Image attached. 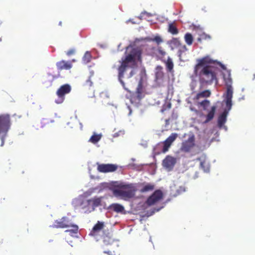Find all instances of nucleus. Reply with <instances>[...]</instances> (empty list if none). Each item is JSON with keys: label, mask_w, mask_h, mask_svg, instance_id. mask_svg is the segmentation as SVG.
<instances>
[{"label": "nucleus", "mask_w": 255, "mask_h": 255, "mask_svg": "<svg viewBox=\"0 0 255 255\" xmlns=\"http://www.w3.org/2000/svg\"><path fill=\"white\" fill-rule=\"evenodd\" d=\"M160 209H161V208H160L157 209H155V211H156V212H157V211H158Z\"/></svg>", "instance_id": "49530a36"}, {"label": "nucleus", "mask_w": 255, "mask_h": 255, "mask_svg": "<svg viewBox=\"0 0 255 255\" xmlns=\"http://www.w3.org/2000/svg\"><path fill=\"white\" fill-rule=\"evenodd\" d=\"M140 51L133 49L126 56L119 68V80L126 90L128 89L125 87V84L130 82V78L135 74L133 68L136 66V60L140 58Z\"/></svg>", "instance_id": "f03ea898"}, {"label": "nucleus", "mask_w": 255, "mask_h": 255, "mask_svg": "<svg viewBox=\"0 0 255 255\" xmlns=\"http://www.w3.org/2000/svg\"><path fill=\"white\" fill-rule=\"evenodd\" d=\"M168 31L173 35H175L178 33L179 30L176 26L173 23H169L168 25Z\"/></svg>", "instance_id": "c756f323"}, {"label": "nucleus", "mask_w": 255, "mask_h": 255, "mask_svg": "<svg viewBox=\"0 0 255 255\" xmlns=\"http://www.w3.org/2000/svg\"><path fill=\"white\" fill-rule=\"evenodd\" d=\"M178 137L176 133H172L164 141L158 143L154 147V154L165 153L168 151L173 142Z\"/></svg>", "instance_id": "20e7f679"}, {"label": "nucleus", "mask_w": 255, "mask_h": 255, "mask_svg": "<svg viewBox=\"0 0 255 255\" xmlns=\"http://www.w3.org/2000/svg\"><path fill=\"white\" fill-rule=\"evenodd\" d=\"M97 189L99 192L110 190L112 189V183L111 182L102 183L97 187Z\"/></svg>", "instance_id": "4be33fe9"}, {"label": "nucleus", "mask_w": 255, "mask_h": 255, "mask_svg": "<svg viewBox=\"0 0 255 255\" xmlns=\"http://www.w3.org/2000/svg\"><path fill=\"white\" fill-rule=\"evenodd\" d=\"M151 54L153 56L157 57L158 59L163 57L166 54V52L161 46L157 48L152 47L151 48Z\"/></svg>", "instance_id": "ddd939ff"}, {"label": "nucleus", "mask_w": 255, "mask_h": 255, "mask_svg": "<svg viewBox=\"0 0 255 255\" xmlns=\"http://www.w3.org/2000/svg\"><path fill=\"white\" fill-rule=\"evenodd\" d=\"M100 98L101 99L102 102L105 105H110L111 99L110 94L107 93L106 92H103L100 94Z\"/></svg>", "instance_id": "6ab92c4d"}, {"label": "nucleus", "mask_w": 255, "mask_h": 255, "mask_svg": "<svg viewBox=\"0 0 255 255\" xmlns=\"http://www.w3.org/2000/svg\"><path fill=\"white\" fill-rule=\"evenodd\" d=\"M203 67L199 74V82L203 85H211L215 83L218 84L217 74L219 71V67L226 69V67L221 62L213 60L209 56H206L198 60V63L195 65L194 72L197 73L198 68Z\"/></svg>", "instance_id": "f257e3e1"}, {"label": "nucleus", "mask_w": 255, "mask_h": 255, "mask_svg": "<svg viewBox=\"0 0 255 255\" xmlns=\"http://www.w3.org/2000/svg\"><path fill=\"white\" fill-rule=\"evenodd\" d=\"M216 108L217 107L215 106H213L211 107V110L209 111L208 114L206 116V120L204 122V123H208L214 118Z\"/></svg>", "instance_id": "a211bd4d"}, {"label": "nucleus", "mask_w": 255, "mask_h": 255, "mask_svg": "<svg viewBox=\"0 0 255 255\" xmlns=\"http://www.w3.org/2000/svg\"><path fill=\"white\" fill-rule=\"evenodd\" d=\"M91 58L92 55L90 52L87 51L85 52L84 56L83 57L82 61L84 63L86 64L90 62Z\"/></svg>", "instance_id": "2f4dec72"}, {"label": "nucleus", "mask_w": 255, "mask_h": 255, "mask_svg": "<svg viewBox=\"0 0 255 255\" xmlns=\"http://www.w3.org/2000/svg\"><path fill=\"white\" fill-rule=\"evenodd\" d=\"M99 46L102 48H103V49H105V48H106L107 47H108V45L106 43H103V44H99Z\"/></svg>", "instance_id": "ea45409f"}, {"label": "nucleus", "mask_w": 255, "mask_h": 255, "mask_svg": "<svg viewBox=\"0 0 255 255\" xmlns=\"http://www.w3.org/2000/svg\"><path fill=\"white\" fill-rule=\"evenodd\" d=\"M105 253H107V254H109L110 252H104Z\"/></svg>", "instance_id": "09e8293b"}, {"label": "nucleus", "mask_w": 255, "mask_h": 255, "mask_svg": "<svg viewBox=\"0 0 255 255\" xmlns=\"http://www.w3.org/2000/svg\"><path fill=\"white\" fill-rule=\"evenodd\" d=\"M195 146V136L193 134L189 136L188 138L182 143L181 150L182 151L187 152Z\"/></svg>", "instance_id": "6e6552de"}, {"label": "nucleus", "mask_w": 255, "mask_h": 255, "mask_svg": "<svg viewBox=\"0 0 255 255\" xmlns=\"http://www.w3.org/2000/svg\"><path fill=\"white\" fill-rule=\"evenodd\" d=\"M170 43L172 45V49L178 48L183 44L178 38H173L171 40Z\"/></svg>", "instance_id": "c85d7f7f"}, {"label": "nucleus", "mask_w": 255, "mask_h": 255, "mask_svg": "<svg viewBox=\"0 0 255 255\" xmlns=\"http://www.w3.org/2000/svg\"><path fill=\"white\" fill-rule=\"evenodd\" d=\"M75 52V50L74 49H71L69 50H68L67 52H66V54L68 55V56H70L72 54H73Z\"/></svg>", "instance_id": "58836bf2"}, {"label": "nucleus", "mask_w": 255, "mask_h": 255, "mask_svg": "<svg viewBox=\"0 0 255 255\" xmlns=\"http://www.w3.org/2000/svg\"><path fill=\"white\" fill-rule=\"evenodd\" d=\"M71 90V86L68 84L61 86L56 92L58 98L55 100V103L58 104L62 103L65 99V95L69 93Z\"/></svg>", "instance_id": "423d86ee"}, {"label": "nucleus", "mask_w": 255, "mask_h": 255, "mask_svg": "<svg viewBox=\"0 0 255 255\" xmlns=\"http://www.w3.org/2000/svg\"><path fill=\"white\" fill-rule=\"evenodd\" d=\"M69 221L67 219V218L66 217H63L60 221H58L57 223L60 224V223H64L65 222H68Z\"/></svg>", "instance_id": "4c0bfd02"}, {"label": "nucleus", "mask_w": 255, "mask_h": 255, "mask_svg": "<svg viewBox=\"0 0 255 255\" xmlns=\"http://www.w3.org/2000/svg\"><path fill=\"white\" fill-rule=\"evenodd\" d=\"M104 224H95L92 230L90 233V235L96 236L103 228Z\"/></svg>", "instance_id": "393cba45"}, {"label": "nucleus", "mask_w": 255, "mask_h": 255, "mask_svg": "<svg viewBox=\"0 0 255 255\" xmlns=\"http://www.w3.org/2000/svg\"><path fill=\"white\" fill-rule=\"evenodd\" d=\"M97 223L100 224V223H103V222H101L100 221H98Z\"/></svg>", "instance_id": "de8ad7c7"}, {"label": "nucleus", "mask_w": 255, "mask_h": 255, "mask_svg": "<svg viewBox=\"0 0 255 255\" xmlns=\"http://www.w3.org/2000/svg\"><path fill=\"white\" fill-rule=\"evenodd\" d=\"M164 73L163 68L160 65H158L155 69V80L157 83H162L163 81Z\"/></svg>", "instance_id": "9d476101"}, {"label": "nucleus", "mask_w": 255, "mask_h": 255, "mask_svg": "<svg viewBox=\"0 0 255 255\" xmlns=\"http://www.w3.org/2000/svg\"><path fill=\"white\" fill-rule=\"evenodd\" d=\"M205 164V161H201L200 162V166L201 167V168L202 169H203L204 170H206L205 169V166H204V164Z\"/></svg>", "instance_id": "a19ab883"}, {"label": "nucleus", "mask_w": 255, "mask_h": 255, "mask_svg": "<svg viewBox=\"0 0 255 255\" xmlns=\"http://www.w3.org/2000/svg\"><path fill=\"white\" fill-rule=\"evenodd\" d=\"M125 134L124 130H119L118 132H115L113 134L114 137L123 136Z\"/></svg>", "instance_id": "e433bc0d"}, {"label": "nucleus", "mask_w": 255, "mask_h": 255, "mask_svg": "<svg viewBox=\"0 0 255 255\" xmlns=\"http://www.w3.org/2000/svg\"><path fill=\"white\" fill-rule=\"evenodd\" d=\"M223 78L225 83V85L227 87L226 91H228L229 90L230 92H233V88L232 86V80L231 77L230 73L228 72L227 76L224 75Z\"/></svg>", "instance_id": "2eb2a0df"}, {"label": "nucleus", "mask_w": 255, "mask_h": 255, "mask_svg": "<svg viewBox=\"0 0 255 255\" xmlns=\"http://www.w3.org/2000/svg\"><path fill=\"white\" fill-rule=\"evenodd\" d=\"M112 207V205H110L109 206H108V208H110Z\"/></svg>", "instance_id": "603ef678"}, {"label": "nucleus", "mask_w": 255, "mask_h": 255, "mask_svg": "<svg viewBox=\"0 0 255 255\" xmlns=\"http://www.w3.org/2000/svg\"><path fill=\"white\" fill-rule=\"evenodd\" d=\"M151 40L155 42L157 44H159L163 42L162 39L158 35L155 36Z\"/></svg>", "instance_id": "f704fd0d"}, {"label": "nucleus", "mask_w": 255, "mask_h": 255, "mask_svg": "<svg viewBox=\"0 0 255 255\" xmlns=\"http://www.w3.org/2000/svg\"><path fill=\"white\" fill-rule=\"evenodd\" d=\"M59 25H61V21L59 22Z\"/></svg>", "instance_id": "5fc2aeb1"}, {"label": "nucleus", "mask_w": 255, "mask_h": 255, "mask_svg": "<svg viewBox=\"0 0 255 255\" xmlns=\"http://www.w3.org/2000/svg\"><path fill=\"white\" fill-rule=\"evenodd\" d=\"M228 112L225 111L223 113L218 117V125L219 128H221L225 124L227 120V116Z\"/></svg>", "instance_id": "412c9836"}, {"label": "nucleus", "mask_w": 255, "mask_h": 255, "mask_svg": "<svg viewBox=\"0 0 255 255\" xmlns=\"http://www.w3.org/2000/svg\"><path fill=\"white\" fill-rule=\"evenodd\" d=\"M56 65L58 69L59 70H68L72 67V64L70 62L65 61L64 60L57 62Z\"/></svg>", "instance_id": "f3484780"}, {"label": "nucleus", "mask_w": 255, "mask_h": 255, "mask_svg": "<svg viewBox=\"0 0 255 255\" xmlns=\"http://www.w3.org/2000/svg\"><path fill=\"white\" fill-rule=\"evenodd\" d=\"M184 39L187 45H191L192 44L193 42V37L191 33H186L184 36Z\"/></svg>", "instance_id": "7c9ffc66"}, {"label": "nucleus", "mask_w": 255, "mask_h": 255, "mask_svg": "<svg viewBox=\"0 0 255 255\" xmlns=\"http://www.w3.org/2000/svg\"><path fill=\"white\" fill-rule=\"evenodd\" d=\"M233 92L226 91L225 94L226 98V105L228 110H230L231 109L232 103V98L233 97Z\"/></svg>", "instance_id": "aec40b11"}, {"label": "nucleus", "mask_w": 255, "mask_h": 255, "mask_svg": "<svg viewBox=\"0 0 255 255\" xmlns=\"http://www.w3.org/2000/svg\"><path fill=\"white\" fill-rule=\"evenodd\" d=\"M10 127L9 116L8 115L0 116V138L1 140V146H2L4 142V137Z\"/></svg>", "instance_id": "39448f33"}, {"label": "nucleus", "mask_w": 255, "mask_h": 255, "mask_svg": "<svg viewBox=\"0 0 255 255\" xmlns=\"http://www.w3.org/2000/svg\"><path fill=\"white\" fill-rule=\"evenodd\" d=\"M117 186V189L113 188V192L115 195L124 200H128L134 196L136 189L134 184L121 183Z\"/></svg>", "instance_id": "7ed1b4c3"}, {"label": "nucleus", "mask_w": 255, "mask_h": 255, "mask_svg": "<svg viewBox=\"0 0 255 255\" xmlns=\"http://www.w3.org/2000/svg\"><path fill=\"white\" fill-rule=\"evenodd\" d=\"M113 210L116 212H122L124 210V208L120 204H113Z\"/></svg>", "instance_id": "473e14b6"}, {"label": "nucleus", "mask_w": 255, "mask_h": 255, "mask_svg": "<svg viewBox=\"0 0 255 255\" xmlns=\"http://www.w3.org/2000/svg\"><path fill=\"white\" fill-rule=\"evenodd\" d=\"M91 177L92 178H94V176H92V175H91Z\"/></svg>", "instance_id": "3c124183"}, {"label": "nucleus", "mask_w": 255, "mask_h": 255, "mask_svg": "<svg viewBox=\"0 0 255 255\" xmlns=\"http://www.w3.org/2000/svg\"><path fill=\"white\" fill-rule=\"evenodd\" d=\"M102 136V134H97L95 132L94 133L92 136L90 137L89 141L93 143H97L101 139Z\"/></svg>", "instance_id": "bb28decb"}, {"label": "nucleus", "mask_w": 255, "mask_h": 255, "mask_svg": "<svg viewBox=\"0 0 255 255\" xmlns=\"http://www.w3.org/2000/svg\"><path fill=\"white\" fill-rule=\"evenodd\" d=\"M176 162V158L168 155L163 160V165L166 168L171 169Z\"/></svg>", "instance_id": "9b49d317"}, {"label": "nucleus", "mask_w": 255, "mask_h": 255, "mask_svg": "<svg viewBox=\"0 0 255 255\" xmlns=\"http://www.w3.org/2000/svg\"><path fill=\"white\" fill-rule=\"evenodd\" d=\"M87 84L89 85V86H92V84H93L92 81L90 80V79H89L87 81Z\"/></svg>", "instance_id": "c03bdc74"}, {"label": "nucleus", "mask_w": 255, "mask_h": 255, "mask_svg": "<svg viewBox=\"0 0 255 255\" xmlns=\"http://www.w3.org/2000/svg\"><path fill=\"white\" fill-rule=\"evenodd\" d=\"M154 185L151 183H148L143 186L140 189V192L141 193L147 192L152 191L154 189Z\"/></svg>", "instance_id": "cd10ccee"}, {"label": "nucleus", "mask_w": 255, "mask_h": 255, "mask_svg": "<svg viewBox=\"0 0 255 255\" xmlns=\"http://www.w3.org/2000/svg\"><path fill=\"white\" fill-rule=\"evenodd\" d=\"M118 168V166L116 164H113V172L116 171Z\"/></svg>", "instance_id": "37998d69"}, {"label": "nucleus", "mask_w": 255, "mask_h": 255, "mask_svg": "<svg viewBox=\"0 0 255 255\" xmlns=\"http://www.w3.org/2000/svg\"><path fill=\"white\" fill-rule=\"evenodd\" d=\"M211 95V92L209 90H204L202 92H201L198 93L196 97H195V99L199 100L201 98H207L209 97Z\"/></svg>", "instance_id": "a878e982"}, {"label": "nucleus", "mask_w": 255, "mask_h": 255, "mask_svg": "<svg viewBox=\"0 0 255 255\" xmlns=\"http://www.w3.org/2000/svg\"><path fill=\"white\" fill-rule=\"evenodd\" d=\"M91 75H93V74H94V72H92V71H91Z\"/></svg>", "instance_id": "8fccbe9b"}, {"label": "nucleus", "mask_w": 255, "mask_h": 255, "mask_svg": "<svg viewBox=\"0 0 255 255\" xmlns=\"http://www.w3.org/2000/svg\"><path fill=\"white\" fill-rule=\"evenodd\" d=\"M109 239V238L108 237H105L104 239V242L106 245H108L109 243H107L108 242V240Z\"/></svg>", "instance_id": "79ce46f5"}, {"label": "nucleus", "mask_w": 255, "mask_h": 255, "mask_svg": "<svg viewBox=\"0 0 255 255\" xmlns=\"http://www.w3.org/2000/svg\"><path fill=\"white\" fill-rule=\"evenodd\" d=\"M97 170L101 173H108L112 172V164H104L97 162Z\"/></svg>", "instance_id": "f8f14e48"}, {"label": "nucleus", "mask_w": 255, "mask_h": 255, "mask_svg": "<svg viewBox=\"0 0 255 255\" xmlns=\"http://www.w3.org/2000/svg\"><path fill=\"white\" fill-rule=\"evenodd\" d=\"M142 85L141 83H139L138 85V86L136 88V93L137 94L138 97H139L140 95H141V94L142 93Z\"/></svg>", "instance_id": "c9c22d12"}, {"label": "nucleus", "mask_w": 255, "mask_h": 255, "mask_svg": "<svg viewBox=\"0 0 255 255\" xmlns=\"http://www.w3.org/2000/svg\"><path fill=\"white\" fill-rule=\"evenodd\" d=\"M53 228H67V229L65 232L69 233L71 236H73L74 234H77L78 230V227L76 224H57L52 226Z\"/></svg>", "instance_id": "1a4fd4ad"}, {"label": "nucleus", "mask_w": 255, "mask_h": 255, "mask_svg": "<svg viewBox=\"0 0 255 255\" xmlns=\"http://www.w3.org/2000/svg\"><path fill=\"white\" fill-rule=\"evenodd\" d=\"M178 50V56L180 60H183L182 59V58H184L186 54V52L188 50V49L185 45L182 44L180 47H179Z\"/></svg>", "instance_id": "5701e85b"}, {"label": "nucleus", "mask_w": 255, "mask_h": 255, "mask_svg": "<svg viewBox=\"0 0 255 255\" xmlns=\"http://www.w3.org/2000/svg\"><path fill=\"white\" fill-rule=\"evenodd\" d=\"M117 183L116 182H113V186H117V185L116 184Z\"/></svg>", "instance_id": "a18cd8bd"}, {"label": "nucleus", "mask_w": 255, "mask_h": 255, "mask_svg": "<svg viewBox=\"0 0 255 255\" xmlns=\"http://www.w3.org/2000/svg\"><path fill=\"white\" fill-rule=\"evenodd\" d=\"M91 206L90 200L85 199L80 202L79 207L83 210V212L88 213L92 211V210H90Z\"/></svg>", "instance_id": "4468645a"}, {"label": "nucleus", "mask_w": 255, "mask_h": 255, "mask_svg": "<svg viewBox=\"0 0 255 255\" xmlns=\"http://www.w3.org/2000/svg\"><path fill=\"white\" fill-rule=\"evenodd\" d=\"M200 105L203 107L204 110H206L210 105V101L208 100H205L200 102Z\"/></svg>", "instance_id": "72a5a7b5"}, {"label": "nucleus", "mask_w": 255, "mask_h": 255, "mask_svg": "<svg viewBox=\"0 0 255 255\" xmlns=\"http://www.w3.org/2000/svg\"><path fill=\"white\" fill-rule=\"evenodd\" d=\"M103 197H95L94 198L89 199L90 203L91 206H90V210L94 211L96 207L101 205L102 199Z\"/></svg>", "instance_id": "dca6fc26"}, {"label": "nucleus", "mask_w": 255, "mask_h": 255, "mask_svg": "<svg viewBox=\"0 0 255 255\" xmlns=\"http://www.w3.org/2000/svg\"><path fill=\"white\" fill-rule=\"evenodd\" d=\"M163 62L165 63L167 71L169 72L173 71L174 64L172 59L168 57L167 60H164Z\"/></svg>", "instance_id": "b1692460"}, {"label": "nucleus", "mask_w": 255, "mask_h": 255, "mask_svg": "<svg viewBox=\"0 0 255 255\" xmlns=\"http://www.w3.org/2000/svg\"><path fill=\"white\" fill-rule=\"evenodd\" d=\"M163 195L160 190H155L146 200V204L148 206L154 205L163 199Z\"/></svg>", "instance_id": "0eeeda50"}, {"label": "nucleus", "mask_w": 255, "mask_h": 255, "mask_svg": "<svg viewBox=\"0 0 255 255\" xmlns=\"http://www.w3.org/2000/svg\"><path fill=\"white\" fill-rule=\"evenodd\" d=\"M198 40L200 41L201 40V38H199L198 39Z\"/></svg>", "instance_id": "864d4df0"}]
</instances>
